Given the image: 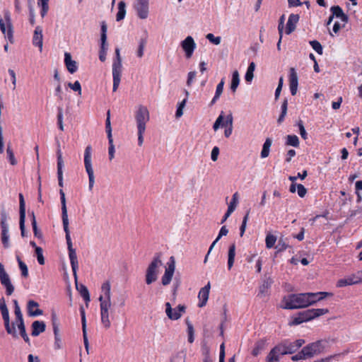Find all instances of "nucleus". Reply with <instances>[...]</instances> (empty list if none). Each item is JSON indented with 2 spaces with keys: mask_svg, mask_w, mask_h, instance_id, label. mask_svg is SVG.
<instances>
[{
  "mask_svg": "<svg viewBox=\"0 0 362 362\" xmlns=\"http://www.w3.org/2000/svg\"><path fill=\"white\" fill-rule=\"evenodd\" d=\"M60 194V200L62 204V223L63 228L66 234V240L67 244V249L69 252V258L70 260V264L71 267V269L73 272V275L75 279V281H77V270L78 269V262L77 258V255L76 250L73 247V244L71 241V238L70 236V231L69 228V218L67 214V209L66 205V197L65 194L62 189L59 190Z\"/></svg>",
  "mask_w": 362,
  "mask_h": 362,
  "instance_id": "f257e3e1",
  "label": "nucleus"
},
{
  "mask_svg": "<svg viewBox=\"0 0 362 362\" xmlns=\"http://www.w3.org/2000/svg\"><path fill=\"white\" fill-rule=\"evenodd\" d=\"M150 119V114L147 107L140 105L135 112V120L138 131V145L141 146L144 143V134L146 132V124Z\"/></svg>",
  "mask_w": 362,
  "mask_h": 362,
  "instance_id": "f03ea898",
  "label": "nucleus"
},
{
  "mask_svg": "<svg viewBox=\"0 0 362 362\" xmlns=\"http://www.w3.org/2000/svg\"><path fill=\"white\" fill-rule=\"evenodd\" d=\"M162 266V253L156 252L146 270L145 281L146 284L150 285L158 279L160 268Z\"/></svg>",
  "mask_w": 362,
  "mask_h": 362,
  "instance_id": "7ed1b4c3",
  "label": "nucleus"
},
{
  "mask_svg": "<svg viewBox=\"0 0 362 362\" xmlns=\"http://www.w3.org/2000/svg\"><path fill=\"white\" fill-rule=\"evenodd\" d=\"M305 293L289 294L282 299L281 308L287 310H294L307 308Z\"/></svg>",
  "mask_w": 362,
  "mask_h": 362,
  "instance_id": "20e7f679",
  "label": "nucleus"
},
{
  "mask_svg": "<svg viewBox=\"0 0 362 362\" xmlns=\"http://www.w3.org/2000/svg\"><path fill=\"white\" fill-rule=\"evenodd\" d=\"M329 313L327 308H313L300 312L296 317H294L290 323L291 325H298L304 322L312 320L316 317L324 315Z\"/></svg>",
  "mask_w": 362,
  "mask_h": 362,
  "instance_id": "39448f33",
  "label": "nucleus"
},
{
  "mask_svg": "<svg viewBox=\"0 0 362 362\" xmlns=\"http://www.w3.org/2000/svg\"><path fill=\"white\" fill-rule=\"evenodd\" d=\"M0 311L4 320L5 329L8 334L12 335L13 337L17 338L18 334L16 330L15 323L10 324L9 313L6 300L4 297L0 298Z\"/></svg>",
  "mask_w": 362,
  "mask_h": 362,
  "instance_id": "423d86ee",
  "label": "nucleus"
},
{
  "mask_svg": "<svg viewBox=\"0 0 362 362\" xmlns=\"http://www.w3.org/2000/svg\"><path fill=\"white\" fill-rule=\"evenodd\" d=\"M92 148L88 146L84 151V165L88 175V189L92 191L95 184L94 172L92 167Z\"/></svg>",
  "mask_w": 362,
  "mask_h": 362,
  "instance_id": "0eeeda50",
  "label": "nucleus"
},
{
  "mask_svg": "<svg viewBox=\"0 0 362 362\" xmlns=\"http://www.w3.org/2000/svg\"><path fill=\"white\" fill-rule=\"evenodd\" d=\"M305 343L303 339H299L294 341H285L275 346L281 355L295 353Z\"/></svg>",
  "mask_w": 362,
  "mask_h": 362,
  "instance_id": "6e6552de",
  "label": "nucleus"
},
{
  "mask_svg": "<svg viewBox=\"0 0 362 362\" xmlns=\"http://www.w3.org/2000/svg\"><path fill=\"white\" fill-rule=\"evenodd\" d=\"M116 58L112 64V78H113V87L112 90L115 92L120 83L121 73H122V59L119 54V49H115Z\"/></svg>",
  "mask_w": 362,
  "mask_h": 362,
  "instance_id": "1a4fd4ad",
  "label": "nucleus"
},
{
  "mask_svg": "<svg viewBox=\"0 0 362 362\" xmlns=\"http://www.w3.org/2000/svg\"><path fill=\"white\" fill-rule=\"evenodd\" d=\"M1 240L4 248L10 247L9 243V233H8V223H7L8 214L4 206L1 209Z\"/></svg>",
  "mask_w": 362,
  "mask_h": 362,
  "instance_id": "9d476101",
  "label": "nucleus"
},
{
  "mask_svg": "<svg viewBox=\"0 0 362 362\" xmlns=\"http://www.w3.org/2000/svg\"><path fill=\"white\" fill-rule=\"evenodd\" d=\"M327 342L325 340H318L310 343L303 348V354L308 358L313 357L315 355H318L325 351L327 347Z\"/></svg>",
  "mask_w": 362,
  "mask_h": 362,
  "instance_id": "9b49d317",
  "label": "nucleus"
},
{
  "mask_svg": "<svg viewBox=\"0 0 362 362\" xmlns=\"http://www.w3.org/2000/svg\"><path fill=\"white\" fill-rule=\"evenodd\" d=\"M98 300L100 301L101 323L105 329H109L111 326L110 320V310L112 306L111 300H105L102 298H99Z\"/></svg>",
  "mask_w": 362,
  "mask_h": 362,
  "instance_id": "f8f14e48",
  "label": "nucleus"
},
{
  "mask_svg": "<svg viewBox=\"0 0 362 362\" xmlns=\"http://www.w3.org/2000/svg\"><path fill=\"white\" fill-rule=\"evenodd\" d=\"M132 7L137 17L140 19H146L149 15V0H134Z\"/></svg>",
  "mask_w": 362,
  "mask_h": 362,
  "instance_id": "ddd939ff",
  "label": "nucleus"
},
{
  "mask_svg": "<svg viewBox=\"0 0 362 362\" xmlns=\"http://www.w3.org/2000/svg\"><path fill=\"white\" fill-rule=\"evenodd\" d=\"M0 282L6 288V294L11 296L14 291V286L11 283L9 275L6 273L2 263L0 262Z\"/></svg>",
  "mask_w": 362,
  "mask_h": 362,
  "instance_id": "4468645a",
  "label": "nucleus"
},
{
  "mask_svg": "<svg viewBox=\"0 0 362 362\" xmlns=\"http://www.w3.org/2000/svg\"><path fill=\"white\" fill-rule=\"evenodd\" d=\"M175 269V261L174 257H170L167 263V267L165 269L164 274L161 278V283L163 286L170 284L173 279Z\"/></svg>",
  "mask_w": 362,
  "mask_h": 362,
  "instance_id": "2eb2a0df",
  "label": "nucleus"
},
{
  "mask_svg": "<svg viewBox=\"0 0 362 362\" xmlns=\"http://www.w3.org/2000/svg\"><path fill=\"white\" fill-rule=\"evenodd\" d=\"M165 313L169 319L177 320L180 319L182 315L185 312V307L182 305H177L173 309L169 302L165 303Z\"/></svg>",
  "mask_w": 362,
  "mask_h": 362,
  "instance_id": "dca6fc26",
  "label": "nucleus"
},
{
  "mask_svg": "<svg viewBox=\"0 0 362 362\" xmlns=\"http://www.w3.org/2000/svg\"><path fill=\"white\" fill-rule=\"evenodd\" d=\"M52 325L54 334V349H60L62 348V339L59 335V322L57 314L52 313Z\"/></svg>",
  "mask_w": 362,
  "mask_h": 362,
  "instance_id": "f3484780",
  "label": "nucleus"
},
{
  "mask_svg": "<svg viewBox=\"0 0 362 362\" xmlns=\"http://www.w3.org/2000/svg\"><path fill=\"white\" fill-rule=\"evenodd\" d=\"M0 30L7 39L12 42L13 41V29L10 22V16L8 13L5 15V21L0 18Z\"/></svg>",
  "mask_w": 362,
  "mask_h": 362,
  "instance_id": "a211bd4d",
  "label": "nucleus"
},
{
  "mask_svg": "<svg viewBox=\"0 0 362 362\" xmlns=\"http://www.w3.org/2000/svg\"><path fill=\"white\" fill-rule=\"evenodd\" d=\"M307 307L315 304L317 302L320 301L328 296H332V293L329 292H316V293H305Z\"/></svg>",
  "mask_w": 362,
  "mask_h": 362,
  "instance_id": "6ab92c4d",
  "label": "nucleus"
},
{
  "mask_svg": "<svg viewBox=\"0 0 362 362\" xmlns=\"http://www.w3.org/2000/svg\"><path fill=\"white\" fill-rule=\"evenodd\" d=\"M181 47L185 53V57L189 59L192 57L197 45L192 36H187L181 42Z\"/></svg>",
  "mask_w": 362,
  "mask_h": 362,
  "instance_id": "aec40b11",
  "label": "nucleus"
},
{
  "mask_svg": "<svg viewBox=\"0 0 362 362\" xmlns=\"http://www.w3.org/2000/svg\"><path fill=\"white\" fill-rule=\"evenodd\" d=\"M288 81L291 93L295 95L298 90V78L296 69L293 67L289 69Z\"/></svg>",
  "mask_w": 362,
  "mask_h": 362,
  "instance_id": "412c9836",
  "label": "nucleus"
},
{
  "mask_svg": "<svg viewBox=\"0 0 362 362\" xmlns=\"http://www.w3.org/2000/svg\"><path fill=\"white\" fill-rule=\"evenodd\" d=\"M211 288L210 282H208V284L202 288L199 292L198 298L199 300V302L198 303V306L199 308H202L206 305L207 300L209 299V291Z\"/></svg>",
  "mask_w": 362,
  "mask_h": 362,
  "instance_id": "4be33fe9",
  "label": "nucleus"
},
{
  "mask_svg": "<svg viewBox=\"0 0 362 362\" xmlns=\"http://www.w3.org/2000/svg\"><path fill=\"white\" fill-rule=\"evenodd\" d=\"M33 44L39 48L40 52L42 51L43 35L42 29L40 26H37L34 30Z\"/></svg>",
  "mask_w": 362,
  "mask_h": 362,
  "instance_id": "5701e85b",
  "label": "nucleus"
},
{
  "mask_svg": "<svg viewBox=\"0 0 362 362\" xmlns=\"http://www.w3.org/2000/svg\"><path fill=\"white\" fill-rule=\"evenodd\" d=\"M330 11L334 18H339L344 24L349 21V16L344 13V11L339 6H333L330 8Z\"/></svg>",
  "mask_w": 362,
  "mask_h": 362,
  "instance_id": "b1692460",
  "label": "nucleus"
},
{
  "mask_svg": "<svg viewBox=\"0 0 362 362\" xmlns=\"http://www.w3.org/2000/svg\"><path fill=\"white\" fill-rule=\"evenodd\" d=\"M80 313L81 316V323H82V330H83V343L85 348L88 352V348H89V343L87 337V332H86V313L85 310L83 307L80 308Z\"/></svg>",
  "mask_w": 362,
  "mask_h": 362,
  "instance_id": "393cba45",
  "label": "nucleus"
},
{
  "mask_svg": "<svg viewBox=\"0 0 362 362\" xmlns=\"http://www.w3.org/2000/svg\"><path fill=\"white\" fill-rule=\"evenodd\" d=\"M299 20V16L298 14H291L288 17L286 28V33L287 35L291 34L296 29V24Z\"/></svg>",
  "mask_w": 362,
  "mask_h": 362,
  "instance_id": "a878e982",
  "label": "nucleus"
},
{
  "mask_svg": "<svg viewBox=\"0 0 362 362\" xmlns=\"http://www.w3.org/2000/svg\"><path fill=\"white\" fill-rule=\"evenodd\" d=\"M39 304L35 300H30L28 302V313L30 316H39L42 315V310L38 308Z\"/></svg>",
  "mask_w": 362,
  "mask_h": 362,
  "instance_id": "bb28decb",
  "label": "nucleus"
},
{
  "mask_svg": "<svg viewBox=\"0 0 362 362\" xmlns=\"http://www.w3.org/2000/svg\"><path fill=\"white\" fill-rule=\"evenodd\" d=\"M64 64L71 74L75 73L78 69L77 63L76 61L72 60L71 54L65 52L64 54Z\"/></svg>",
  "mask_w": 362,
  "mask_h": 362,
  "instance_id": "cd10ccee",
  "label": "nucleus"
},
{
  "mask_svg": "<svg viewBox=\"0 0 362 362\" xmlns=\"http://www.w3.org/2000/svg\"><path fill=\"white\" fill-rule=\"evenodd\" d=\"M46 325L43 321L35 320L32 324L31 334L33 337H37L45 331Z\"/></svg>",
  "mask_w": 362,
  "mask_h": 362,
  "instance_id": "c85d7f7f",
  "label": "nucleus"
},
{
  "mask_svg": "<svg viewBox=\"0 0 362 362\" xmlns=\"http://www.w3.org/2000/svg\"><path fill=\"white\" fill-rule=\"evenodd\" d=\"M101 291L103 294L99 298H102L105 300H111V285L109 281L103 283Z\"/></svg>",
  "mask_w": 362,
  "mask_h": 362,
  "instance_id": "c756f323",
  "label": "nucleus"
},
{
  "mask_svg": "<svg viewBox=\"0 0 362 362\" xmlns=\"http://www.w3.org/2000/svg\"><path fill=\"white\" fill-rule=\"evenodd\" d=\"M266 345H267L266 339H259V341H257L255 343V347L252 351V354L254 356H258L262 352V351H263L265 349Z\"/></svg>",
  "mask_w": 362,
  "mask_h": 362,
  "instance_id": "7c9ffc66",
  "label": "nucleus"
},
{
  "mask_svg": "<svg viewBox=\"0 0 362 362\" xmlns=\"http://www.w3.org/2000/svg\"><path fill=\"white\" fill-rule=\"evenodd\" d=\"M235 257V243H233L230 245L228 248V269L230 270L234 264Z\"/></svg>",
  "mask_w": 362,
  "mask_h": 362,
  "instance_id": "2f4dec72",
  "label": "nucleus"
},
{
  "mask_svg": "<svg viewBox=\"0 0 362 362\" xmlns=\"http://www.w3.org/2000/svg\"><path fill=\"white\" fill-rule=\"evenodd\" d=\"M224 83H225L224 79L222 78L221 80V81L218 83V84L217 85L215 95L210 103L211 105H213L214 104H215L216 103V101L219 99V98L223 90Z\"/></svg>",
  "mask_w": 362,
  "mask_h": 362,
  "instance_id": "473e14b6",
  "label": "nucleus"
},
{
  "mask_svg": "<svg viewBox=\"0 0 362 362\" xmlns=\"http://www.w3.org/2000/svg\"><path fill=\"white\" fill-rule=\"evenodd\" d=\"M76 289L78 291L81 296H82L83 300L86 302V304L88 305V303L90 300V298L89 291H88L87 287L83 284H81L80 286H78L76 284Z\"/></svg>",
  "mask_w": 362,
  "mask_h": 362,
  "instance_id": "72a5a7b5",
  "label": "nucleus"
},
{
  "mask_svg": "<svg viewBox=\"0 0 362 362\" xmlns=\"http://www.w3.org/2000/svg\"><path fill=\"white\" fill-rule=\"evenodd\" d=\"M126 16V4L121 1L118 4V11L116 16V21H120L124 18Z\"/></svg>",
  "mask_w": 362,
  "mask_h": 362,
  "instance_id": "f704fd0d",
  "label": "nucleus"
},
{
  "mask_svg": "<svg viewBox=\"0 0 362 362\" xmlns=\"http://www.w3.org/2000/svg\"><path fill=\"white\" fill-rule=\"evenodd\" d=\"M272 139H269V138H267L264 144H263V146H262V151H261V158H265L267 157H268L269 154V151H270V147L272 146Z\"/></svg>",
  "mask_w": 362,
  "mask_h": 362,
  "instance_id": "c9c22d12",
  "label": "nucleus"
},
{
  "mask_svg": "<svg viewBox=\"0 0 362 362\" xmlns=\"http://www.w3.org/2000/svg\"><path fill=\"white\" fill-rule=\"evenodd\" d=\"M280 355L281 354L278 352L276 348L274 347L266 358L267 362H278L279 361Z\"/></svg>",
  "mask_w": 362,
  "mask_h": 362,
  "instance_id": "e433bc0d",
  "label": "nucleus"
},
{
  "mask_svg": "<svg viewBox=\"0 0 362 362\" xmlns=\"http://www.w3.org/2000/svg\"><path fill=\"white\" fill-rule=\"evenodd\" d=\"M238 198L239 195L238 192H235L233 194L232 199L228 204L227 209L228 210L229 213H233L235 210L238 204Z\"/></svg>",
  "mask_w": 362,
  "mask_h": 362,
  "instance_id": "4c0bfd02",
  "label": "nucleus"
},
{
  "mask_svg": "<svg viewBox=\"0 0 362 362\" xmlns=\"http://www.w3.org/2000/svg\"><path fill=\"white\" fill-rule=\"evenodd\" d=\"M16 326L18 327V329H19V332H20V334L22 337V338L23 339V340L28 344L30 345V338H29L28 335L26 333L25 327L24 322L18 323L16 325Z\"/></svg>",
  "mask_w": 362,
  "mask_h": 362,
  "instance_id": "58836bf2",
  "label": "nucleus"
},
{
  "mask_svg": "<svg viewBox=\"0 0 362 362\" xmlns=\"http://www.w3.org/2000/svg\"><path fill=\"white\" fill-rule=\"evenodd\" d=\"M240 83L239 74L238 71H235L233 73L230 89L233 92H235L238 85Z\"/></svg>",
  "mask_w": 362,
  "mask_h": 362,
  "instance_id": "ea45409f",
  "label": "nucleus"
},
{
  "mask_svg": "<svg viewBox=\"0 0 362 362\" xmlns=\"http://www.w3.org/2000/svg\"><path fill=\"white\" fill-rule=\"evenodd\" d=\"M255 69V64L252 62L249 64L247 71H246V74H245V78L246 81H247V82L252 81V80L254 77L253 73H254Z\"/></svg>",
  "mask_w": 362,
  "mask_h": 362,
  "instance_id": "a19ab883",
  "label": "nucleus"
},
{
  "mask_svg": "<svg viewBox=\"0 0 362 362\" xmlns=\"http://www.w3.org/2000/svg\"><path fill=\"white\" fill-rule=\"evenodd\" d=\"M49 0H37V4L39 6H41L40 15L42 18H44L49 10L48 5Z\"/></svg>",
  "mask_w": 362,
  "mask_h": 362,
  "instance_id": "79ce46f5",
  "label": "nucleus"
},
{
  "mask_svg": "<svg viewBox=\"0 0 362 362\" xmlns=\"http://www.w3.org/2000/svg\"><path fill=\"white\" fill-rule=\"evenodd\" d=\"M6 154L9 163L12 165H16L17 164V160L15 158L14 153L11 148V144H8L7 145Z\"/></svg>",
  "mask_w": 362,
  "mask_h": 362,
  "instance_id": "37998d69",
  "label": "nucleus"
},
{
  "mask_svg": "<svg viewBox=\"0 0 362 362\" xmlns=\"http://www.w3.org/2000/svg\"><path fill=\"white\" fill-rule=\"evenodd\" d=\"M288 100L285 99L281 105V112L277 119L279 124H281L284 120L287 113Z\"/></svg>",
  "mask_w": 362,
  "mask_h": 362,
  "instance_id": "c03bdc74",
  "label": "nucleus"
},
{
  "mask_svg": "<svg viewBox=\"0 0 362 362\" xmlns=\"http://www.w3.org/2000/svg\"><path fill=\"white\" fill-rule=\"evenodd\" d=\"M226 124H229V127L225 129L224 135L226 137H229L232 134L233 130V116L231 114L228 115L226 117Z\"/></svg>",
  "mask_w": 362,
  "mask_h": 362,
  "instance_id": "a18cd8bd",
  "label": "nucleus"
},
{
  "mask_svg": "<svg viewBox=\"0 0 362 362\" xmlns=\"http://www.w3.org/2000/svg\"><path fill=\"white\" fill-rule=\"evenodd\" d=\"M286 144L289 146L298 147L299 146V139L296 135H288Z\"/></svg>",
  "mask_w": 362,
  "mask_h": 362,
  "instance_id": "49530a36",
  "label": "nucleus"
},
{
  "mask_svg": "<svg viewBox=\"0 0 362 362\" xmlns=\"http://www.w3.org/2000/svg\"><path fill=\"white\" fill-rule=\"evenodd\" d=\"M276 242V237L272 234H268L266 236L265 243L267 248H272Z\"/></svg>",
  "mask_w": 362,
  "mask_h": 362,
  "instance_id": "de8ad7c7",
  "label": "nucleus"
},
{
  "mask_svg": "<svg viewBox=\"0 0 362 362\" xmlns=\"http://www.w3.org/2000/svg\"><path fill=\"white\" fill-rule=\"evenodd\" d=\"M105 129L107 135V139L112 138V128L110 124V110L107 112V118L105 120Z\"/></svg>",
  "mask_w": 362,
  "mask_h": 362,
  "instance_id": "09e8293b",
  "label": "nucleus"
},
{
  "mask_svg": "<svg viewBox=\"0 0 362 362\" xmlns=\"http://www.w3.org/2000/svg\"><path fill=\"white\" fill-rule=\"evenodd\" d=\"M17 261L18 263L19 269L21 272V275L23 277H27L28 276V269L27 265L20 259L19 257H17Z\"/></svg>",
  "mask_w": 362,
  "mask_h": 362,
  "instance_id": "8fccbe9b",
  "label": "nucleus"
},
{
  "mask_svg": "<svg viewBox=\"0 0 362 362\" xmlns=\"http://www.w3.org/2000/svg\"><path fill=\"white\" fill-rule=\"evenodd\" d=\"M223 112H222L220 115L217 117L216 120L215 121L213 129L214 131H216L221 126L224 127L226 125V122H223Z\"/></svg>",
  "mask_w": 362,
  "mask_h": 362,
  "instance_id": "3c124183",
  "label": "nucleus"
},
{
  "mask_svg": "<svg viewBox=\"0 0 362 362\" xmlns=\"http://www.w3.org/2000/svg\"><path fill=\"white\" fill-rule=\"evenodd\" d=\"M186 324L187 325L188 341L192 343L194 340V327L192 323L187 320H186Z\"/></svg>",
  "mask_w": 362,
  "mask_h": 362,
  "instance_id": "603ef678",
  "label": "nucleus"
},
{
  "mask_svg": "<svg viewBox=\"0 0 362 362\" xmlns=\"http://www.w3.org/2000/svg\"><path fill=\"white\" fill-rule=\"evenodd\" d=\"M30 216H31V223H32V227H33L34 235L35 237L39 238L40 236V233L38 230L37 226V221H36L35 214L33 211L31 212Z\"/></svg>",
  "mask_w": 362,
  "mask_h": 362,
  "instance_id": "864d4df0",
  "label": "nucleus"
},
{
  "mask_svg": "<svg viewBox=\"0 0 362 362\" xmlns=\"http://www.w3.org/2000/svg\"><path fill=\"white\" fill-rule=\"evenodd\" d=\"M271 284H272L271 280H267V281H264L262 285H261L259 287V296L264 295L267 292L269 288L271 286Z\"/></svg>",
  "mask_w": 362,
  "mask_h": 362,
  "instance_id": "5fc2aeb1",
  "label": "nucleus"
},
{
  "mask_svg": "<svg viewBox=\"0 0 362 362\" xmlns=\"http://www.w3.org/2000/svg\"><path fill=\"white\" fill-rule=\"evenodd\" d=\"M249 214H250V210H248L247 211L246 214L243 217L242 224H241V226L240 227V235L241 237L243 235V234H244V233L245 231L246 226H247V221H248V218H249Z\"/></svg>",
  "mask_w": 362,
  "mask_h": 362,
  "instance_id": "6e6d98bb",
  "label": "nucleus"
},
{
  "mask_svg": "<svg viewBox=\"0 0 362 362\" xmlns=\"http://www.w3.org/2000/svg\"><path fill=\"white\" fill-rule=\"evenodd\" d=\"M206 38L212 44L218 45L221 43V37L220 36H214L212 33H209L206 35Z\"/></svg>",
  "mask_w": 362,
  "mask_h": 362,
  "instance_id": "4d7b16f0",
  "label": "nucleus"
},
{
  "mask_svg": "<svg viewBox=\"0 0 362 362\" xmlns=\"http://www.w3.org/2000/svg\"><path fill=\"white\" fill-rule=\"evenodd\" d=\"M107 45L106 42L103 43L101 42L100 50L99 53V59L101 62H105L106 59V54H107Z\"/></svg>",
  "mask_w": 362,
  "mask_h": 362,
  "instance_id": "13d9d810",
  "label": "nucleus"
},
{
  "mask_svg": "<svg viewBox=\"0 0 362 362\" xmlns=\"http://www.w3.org/2000/svg\"><path fill=\"white\" fill-rule=\"evenodd\" d=\"M310 45L313 49L319 54H322L323 52L321 44L317 40H312L310 42Z\"/></svg>",
  "mask_w": 362,
  "mask_h": 362,
  "instance_id": "bf43d9fd",
  "label": "nucleus"
},
{
  "mask_svg": "<svg viewBox=\"0 0 362 362\" xmlns=\"http://www.w3.org/2000/svg\"><path fill=\"white\" fill-rule=\"evenodd\" d=\"M35 254L37 256V259L38 263L40 265L45 264V258L43 256V251L40 247H36Z\"/></svg>",
  "mask_w": 362,
  "mask_h": 362,
  "instance_id": "052dcab7",
  "label": "nucleus"
},
{
  "mask_svg": "<svg viewBox=\"0 0 362 362\" xmlns=\"http://www.w3.org/2000/svg\"><path fill=\"white\" fill-rule=\"evenodd\" d=\"M19 214L20 216L25 215V203L23 195L19 194Z\"/></svg>",
  "mask_w": 362,
  "mask_h": 362,
  "instance_id": "680f3d73",
  "label": "nucleus"
},
{
  "mask_svg": "<svg viewBox=\"0 0 362 362\" xmlns=\"http://www.w3.org/2000/svg\"><path fill=\"white\" fill-rule=\"evenodd\" d=\"M14 313L16 315V322H14L15 325H17L18 323L24 322L23 314L21 313L20 308H14Z\"/></svg>",
  "mask_w": 362,
  "mask_h": 362,
  "instance_id": "e2e57ef3",
  "label": "nucleus"
},
{
  "mask_svg": "<svg viewBox=\"0 0 362 362\" xmlns=\"http://www.w3.org/2000/svg\"><path fill=\"white\" fill-rule=\"evenodd\" d=\"M288 247V245L286 243L285 240L283 238H280L278 241V243L276 246V249H277L278 252H282L286 250Z\"/></svg>",
  "mask_w": 362,
  "mask_h": 362,
  "instance_id": "0e129e2a",
  "label": "nucleus"
},
{
  "mask_svg": "<svg viewBox=\"0 0 362 362\" xmlns=\"http://www.w3.org/2000/svg\"><path fill=\"white\" fill-rule=\"evenodd\" d=\"M186 103L187 98H185L182 102L179 103L175 112L176 117L179 118L183 115V108L185 107Z\"/></svg>",
  "mask_w": 362,
  "mask_h": 362,
  "instance_id": "69168bd1",
  "label": "nucleus"
},
{
  "mask_svg": "<svg viewBox=\"0 0 362 362\" xmlns=\"http://www.w3.org/2000/svg\"><path fill=\"white\" fill-rule=\"evenodd\" d=\"M68 86L74 91L78 92V95H81V86L78 81H76L74 83H68Z\"/></svg>",
  "mask_w": 362,
  "mask_h": 362,
  "instance_id": "338daca9",
  "label": "nucleus"
},
{
  "mask_svg": "<svg viewBox=\"0 0 362 362\" xmlns=\"http://www.w3.org/2000/svg\"><path fill=\"white\" fill-rule=\"evenodd\" d=\"M348 277L349 279V281L352 282V285L353 284H359V283L362 282V279L360 276V275L358 274V272H357L356 273L353 274L349 276Z\"/></svg>",
  "mask_w": 362,
  "mask_h": 362,
  "instance_id": "774afa93",
  "label": "nucleus"
}]
</instances>
